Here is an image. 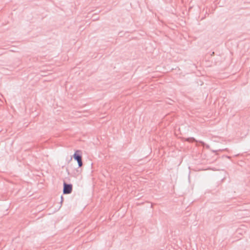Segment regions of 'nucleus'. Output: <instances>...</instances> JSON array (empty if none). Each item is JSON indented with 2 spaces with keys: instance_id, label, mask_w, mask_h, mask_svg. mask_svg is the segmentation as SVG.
<instances>
[{
  "instance_id": "nucleus-1",
  "label": "nucleus",
  "mask_w": 250,
  "mask_h": 250,
  "mask_svg": "<svg viewBox=\"0 0 250 250\" xmlns=\"http://www.w3.org/2000/svg\"><path fill=\"white\" fill-rule=\"evenodd\" d=\"M72 185L71 184H67L65 183L63 184V193L64 194H69L72 192Z\"/></svg>"
},
{
  "instance_id": "nucleus-2",
  "label": "nucleus",
  "mask_w": 250,
  "mask_h": 250,
  "mask_svg": "<svg viewBox=\"0 0 250 250\" xmlns=\"http://www.w3.org/2000/svg\"><path fill=\"white\" fill-rule=\"evenodd\" d=\"M79 151H77L74 154V158L75 160L78 162V165L80 167H81L83 166V162L82 160L81 156L78 154V153L79 152Z\"/></svg>"
}]
</instances>
